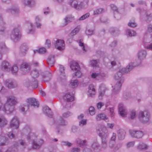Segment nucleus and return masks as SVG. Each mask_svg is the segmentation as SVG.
I'll return each mask as SVG.
<instances>
[{
    "instance_id": "43",
    "label": "nucleus",
    "mask_w": 152,
    "mask_h": 152,
    "mask_svg": "<svg viewBox=\"0 0 152 152\" xmlns=\"http://www.w3.org/2000/svg\"><path fill=\"white\" fill-rule=\"evenodd\" d=\"M34 53H43L46 52V49L44 48H41L38 50H34Z\"/></svg>"
},
{
    "instance_id": "47",
    "label": "nucleus",
    "mask_w": 152,
    "mask_h": 152,
    "mask_svg": "<svg viewBox=\"0 0 152 152\" xmlns=\"http://www.w3.org/2000/svg\"><path fill=\"white\" fill-rule=\"evenodd\" d=\"M59 70L60 72H61V77L63 76V79H64L65 78V76L64 75V66H63L60 65Z\"/></svg>"
},
{
    "instance_id": "1",
    "label": "nucleus",
    "mask_w": 152,
    "mask_h": 152,
    "mask_svg": "<svg viewBox=\"0 0 152 152\" xmlns=\"http://www.w3.org/2000/svg\"><path fill=\"white\" fill-rule=\"evenodd\" d=\"M18 103L16 97L13 95L8 96L7 97L6 104L2 108V110L7 114H10L15 110L14 106Z\"/></svg>"
},
{
    "instance_id": "8",
    "label": "nucleus",
    "mask_w": 152,
    "mask_h": 152,
    "mask_svg": "<svg viewBox=\"0 0 152 152\" xmlns=\"http://www.w3.org/2000/svg\"><path fill=\"white\" fill-rule=\"evenodd\" d=\"M26 102L28 104L27 108H29L30 106H33L34 107L38 108L39 107V104L36 99L34 98H30L27 99Z\"/></svg>"
},
{
    "instance_id": "33",
    "label": "nucleus",
    "mask_w": 152,
    "mask_h": 152,
    "mask_svg": "<svg viewBox=\"0 0 152 152\" xmlns=\"http://www.w3.org/2000/svg\"><path fill=\"white\" fill-rule=\"evenodd\" d=\"M78 44L81 47L84 52H86L87 51V46L84 45L82 40L80 39L79 40Z\"/></svg>"
},
{
    "instance_id": "49",
    "label": "nucleus",
    "mask_w": 152,
    "mask_h": 152,
    "mask_svg": "<svg viewBox=\"0 0 152 152\" xmlns=\"http://www.w3.org/2000/svg\"><path fill=\"white\" fill-rule=\"evenodd\" d=\"M87 124L86 119H82L79 122V125L80 127H83L84 125H86Z\"/></svg>"
},
{
    "instance_id": "50",
    "label": "nucleus",
    "mask_w": 152,
    "mask_h": 152,
    "mask_svg": "<svg viewBox=\"0 0 152 152\" xmlns=\"http://www.w3.org/2000/svg\"><path fill=\"white\" fill-rule=\"evenodd\" d=\"M89 113L91 115H94L95 113V109L94 107H91L89 109Z\"/></svg>"
},
{
    "instance_id": "7",
    "label": "nucleus",
    "mask_w": 152,
    "mask_h": 152,
    "mask_svg": "<svg viewBox=\"0 0 152 152\" xmlns=\"http://www.w3.org/2000/svg\"><path fill=\"white\" fill-rule=\"evenodd\" d=\"M131 136L133 137L140 139L142 138L144 135L142 131L135 130H131L129 131Z\"/></svg>"
},
{
    "instance_id": "24",
    "label": "nucleus",
    "mask_w": 152,
    "mask_h": 152,
    "mask_svg": "<svg viewBox=\"0 0 152 152\" xmlns=\"http://www.w3.org/2000/svg\"><path fill=\"white\" fill-rule=\"evenodd\" d=\"M96 94L94 86L92 85H90L89 86L88 95V96H93Z\"/></svg>"
},
{
    "instance_id": "23",
    "label": "nucleus",
    "mask_w": 152,
    "mask_h": 152,
    "mask_svg": "<svg viewBox=\"0 0 152 152\" xmlns=\"http://www.w3.org/2000/svg\"><path fill=\"white\" fill-rule=\"evenodd\" d=\"M70 68L74 71H76L80 67L78 64L75 61H72L70 62Z\"/></svg>"
},
{
    "instance_id": "14",
    "label": "nucleus",
    "mask_w": 152,
    "mask_h": 152,
    "mask_svg": "<svg viewBox=\"0 0 152 152\" xmlns=\"http://www.w3.org/2000/svg\"><path fill=\"white\" fill-rule=\"evenodd\" d=\"M106 88L105 85L103 84H101L99 89V97L100 99H102V97L104 95Z\"/></svg>"
},
{
    "instance_id": "54",
    "label": "nucleus",
    "mask_w": 152,
    "mask_h": 152,
    "mask_svg": "<svg viewBox=\"0 0 152 152\" xmlns=\"http://www.w3.org/2000/svg\"><path fill=\"white\" fill-rule=\"evenodd\" d=\"M72 115V114L69 111H68L65 113H64L63 114V117L65 118H66L68 117L71 116Z\"/></svg>"
},
{
    "instance_id": "25",
    "label": "nucleus",
    "mask_w": 152,
    "mask_h": 152,
    "mask_svg": "<svg viewBox=\"0 0 152 152\" xmlns=\"http://www.w3.org/2000/svg\"><path fill=\"white\" fill-rule=\"evenodd\" d=\"M28 26H30V27L27 30V33L28 34H33L35 31V29L33 25L31 23L28 24Z\"/></svg>"
},
{
    "instance_id": "27",
    "label": "nucleus",
    "mask_w": 152,
    "mask_h": 152,
    "mask_svg": "<svg viewBox=\"0 0 152 152\" xmlns=\"http://www.w3.org/2000/svg\"><path fill=\"white\" fill-rule=\"evenodd\" d=\"M48 64L51 66H53L55 64V59L54 55H50L49 56L47 60Z\"/></svg>"
},
{
    "instance_id": "5",
    "label": "nucleus",
    "mask_w": 152,
    "mask_h": 152,
    "mask_svg": "<svg viewBox=\"0 0 152 152\" xmlns=\"http://www.w3.org/2000/svg\"><path fill=\"white\" fill-rule=\"evenodd\" d=\"M21 37V34L20 29L18 28H14L10 35V38L15 42L20 40Z\"/></svg>"
},
{
    "instance_id": "41",
    "label": "nucleus",
    "mask_w": 152,
    "mask_h": 152,
    "mask_svg": "<svg viewBox=\"0 0 152 152\" xmlns=\"http://www.w3.org/2000/svg\"><path fill=\"white\" fill-rule=\"evenodd\" d=\"M11 71L13 74L16 75L18 71V68L16 65H14L11 68Z\"/></svg>"
},
{
    "instance_id": "48",
    "label": "nucleus",
    "mask_w": 152,
    "mask_h": 152,
    "mask_svg": "<svg viewBox=\"0 0 152 152\" xmlns=\"http://www.w3.org/2000/svg\"><path fill=\"white\" fill-rule=\"evenodd\" d=\"M6 138L2 136H0V145L2 146L5 144Z\"/></svg>"
},
{
    "instance_id": "46",
    "label": "nucleus",
    "mask_w": 152,
    "mask_h": 152,
    "mask_svg": "<svg viewBox=\"0 0 152 152\" xmlns=\"http://www.w3.org/2000/svg\"><path fill=\"white\" fill-rule=\"evenodd\" d=\"M138 148L140 150L146 149L148 148V146L144 143L139 144L138 146Z\"/></svg>"
},
{
    "instance_id": "9",
    "label": "nucleus",
    "mask_w": 152,
    "mask_h": 152,
    "mask_svg": "<svg viewBox=\"0 0 152 152\" xmlns=\"http://www.w3.org/2000/svg\"><path fill=\"white\" fill-rule=\"evenodd\" d=\"M105 76V74L102 72H93L91 75V77L92 78L98 80L102 79Z\"/></svg>"
},
{
    "instance_id": "42",
    "label": "nucleus",
    "mask_w": 152,
    "mask_h": 152,
    "mask_svg": "<svg viewBox=\"0 0 152 152\" xmlns=\"http://www.w3.org/2000/svg\"><path fill=\"white\" fill-rule=\"evenodd\" d=\"M104 12L102 8H99L95 10L93 13V15H96L102 13Z\"/></svg>"
},
{
    "instance_id": "16",
    "label": "nucleus",
    "mask_w": 152,
    "mask_h": 152,
    "mask_svg": "<svg viewBox=\"0 0 152 152\" xmlns=\"http://www.w3.org/2000/svg\"><path fill=\"white\" fill-rule=\"evenodd\" d=\"M64 100L67 102L72 101L74 100L73 94L71 92L66 93L63 97Z\"/></svg>"
},
{
    "instance_id": "38",
    "label": "nucleus",
    "mask_w": 152,
    "mask_h": 152,
    "mask_svg": "<svg viewBox=\"0 0 152 152\" xmlns=\"http://www.w3.org/2000/svg\"><path fill=\"white\" fill-rule=\"evenodd\" d=\"M7 11L8 12H11L13 14H17L19 12V10L18 8L14 7L12 9H7Z\"/></svg>"
},
{
    "instance_id": "12",
    "label": "nucleus",
    "mask_w": 152,
    "mask_h": 152,
    "mask_svg": "<svg viewBox=\"0 0 152 152\" xmlns=\"http://www.w3.org/2000/svg\"><path fill=\"white\" fill-rule=\"evenodd\" d=\"M118 112L120 115L122 117H124L127 114V111L125 108L122 103L119 104L118 106Z\"/></svg>"
},
{
    "instance_id": "35",
    "label": "nucleus",
    "mask_w": 152,
    "mask_h": 152,
    "mask_svg": "<svg viewBox=\"0 0 152 152\" xmlns=\"http://www.w3.org/2000/svg\"><path fill=\"white\" fill-rule=\"evenodd\" d=\"M80 28L79 26H77L71 32L70 34L72 36H73L77 34L80 31Z\"/></svg>"
},
{
    "instance_id": "11",
    "label": "nucleus",
    "mask_w": 152,
    "mask_h": 152,
    "mask_svg": "<svg viewBox=\"0 0 152 152\" xmlns=\"http://www.w3.org/2000/svg\"><path fill=\"white\" fill-rule=\"evenodd\" d=\"M5 84L9 88H13L17 86L16 82L12 79H8L4 82Z\"/></svg>"
},
{
    "instance_id": "6",
    "label": "nucleus",
    "mask_w": 152,
    "mask_h": 152,
    "mask_svg": "<svg viewBox=\"0 0 152 152\" xmlns=\"http://www.w3.org/2000/svg\"><path fill=\"white\" fill-rule=\"evenodd\" d=\"M31 74L32 78L31 81L30 82L29 85L34 88H36L38 87V83L35 78L39 76V72L36 69H34L31 72Z\"/></svg>"
},
{
    "instance_id": "53",
    "label": "nucleus",
    "mask_w": 152,
    "mask_h": 152,
    "mask_svg": "<svg viewBox=\"0 0 152 152\" xmlns=\"http://www.w3.org/2000/svg\"><path fill=\"white\" fill-rule=\"evenodd\" d=\"M59 125L62 126H64L66 124V123L65 121L61 118H60V119L58 121Z\"/></svg>"
},
{
    "instance_id": "34",
    "label": "nucleus",
    "mask_w": 152,
    "mask_h": 152,
    "mask_svg": "<svg viewBox=\"0 0 152 152\" xmlns=\"http://www.w3.org/2000/svg\"><path fill=\"white\" fill-rule=\"evenodd\" d=\"M7 123L6 119L4 116L0 117V126H4L6 125Z\"/></svg>"
},
{
    "instance_id": "58",
    "label": "nucleus",
    "mask_w": 152,
    "mask_h": 152,
    "mask_svg": "<svg viewBox=\"0 0 152 152\" xmlns=\"http://www.w3.org/2000/svg\"><path fill=\"white\" fill-rule=\"evenodd\" d=\"M90 16V14L89 13H87L81 16L79 19H86L88 18Z\"/></svg>"
},
{
    "instance_id": "61",
    "label": "nucleus",
    "mask_w": 152,
    "mask_h": 152,
    "mask_svg": "<svg viewBox=\"0 0 152 152\" xmlns=\"http://www.w3.org/2000/svg\"><path fill=\"white\" fill-rule=\"evenodd\" d=\"M128 26L131 27H135L137 26V24L134 22H130L128 23Z\"/></svg>"
},
{
    "instance_id": "17",
    "label": "nucleus",
    "mask_w": 152,
    "mask_h": 152,
    "mask_svg": "<svg viewBox=\"0 0 152 152\" xmlns=\"http://www.w3.org/2000/svg\"><path fill=\"white\" fill-rule=\"evenodd\" d=\"M91 147L95 152H99L100 151V145L97 140L94 141L92 143Z\"/></svg>"
},
{
    "instance_id": "59",
    "label": "nucleus",
    "mask_w": 152,
    "mask_h": 152,
    "mask_svg": "<svg viewBox=\"0 0 152 152\" xmlns=\"http://www.w3.org/2000/svg\"><path fill=\"white\" fill-rule=\"evenodd\" d=\"M61 144L62 145H65L67 146L68 147H70L72 146V144L67 141H63L61 142Z\"/></svg>"
},
{
    "instance_id": "64",
    "label": "nucleus",
    "mask_w": 152,
    "mask_h": 152,
    "mask_svg": "<svg viewBox=\"0 0 152 152\" xmlns=\"http://www.w3.org/2000/svg\"><path fill=\"white\" fill-rule=\"evenodd\" d=\"M135 142L134 141H132L128 142L126 145L127 147L128 148H129L131 147H132L134 146Z\"/></svg>"
},
{
    "instance_id": "32",
    "label": "nucleus",
    "mask_w": 152,
    "mask_h": 152,
    "mask_svg": "<svg viewBox=\"0 0 152 152\" xmlns=\"http://www.w3.org/2000/svg\"><path fill=\"white\" fill-rule=\"evenodd\" d=\"M25 4L30 7H32L35 5L36 2L34 0H25Z\"/></svg>"
},
{
    "instance_id": "15",
    "label": "nucleus",
    "mask_w": 152,
    "mask_h": 152,
    "mask_svg": "<svg viewBox=\"0 0 152 152\" xmlns=\"http://www.w3.org/2000/svg\"><path fill=\"white\" fill-rule=\"evenodd\" d=\"M99 135L101 139H106L108 136V131L105 127H103L101 130L100 131Z\"/></svg>"
},
{
    "instance_id": "56",
    "label": "nucleus",
    "mask_w": 152,
    "mask_h": 152,
    "mask_svg": "<svg viewBox=\"0 0 152 152\" xmlns=\"http://www.w3.org/2000/svg\"><path fill=\"white\" fill-rule=\"evenodd\" d=\"M77 143L80 145H86V140H81L79 139L77 141Z\"/></svg>"
},
{
    "instance_id": "60",
    "label": "nucleus",
    "mask_w": 152,
    "mask_h": 152,
    "mask_svg": "<svg viewBox=\"0 0 152 152\" xmlns=\"http://www.w3.org/2000/svg\"><path fill=\"white\" fill-rule=\"evenodd\" d=\"M61 144L62 145H65L67 146L68 147H70L72 146V144L67 141H63L61 142Z\"/></svg>"
},
{
    "instance_id": "3",
    "label": "nucleus",
    "mask_w": 152,
    "mask_h": 152,
    "mask_svg": "<svg viewBox=\"0 0 152 152\" xmlns=\"http://www.w3.org/2000/svg\"><path fill=\"white\" fill-rule=\"evenodd\" d=\"M136 65L134 63H130L126 68H123L119 70V71L115 75L114 77L117 82L123 83L124 79L122 77V75L125 73H127L131 70Z\"/></svg>"
},
{
    "instance_id": "30",
    "label": "nucleus",
    "mask_w": 152,
    "mask_h": 152,
    "mask_svg": "<svg viewBox=\"0 0 152 152\" xmlns=\"http://www.w3.org/2000/svg\"><path fill=\"white\" fill-rule=\"evenodd\" d=\"M96 119L97 121H100L102 120H104L107 121L108 119L107 117L105 114L102 113L96 116Z\"/></svg>"
},
{
    "instance_id": "4",
    "label": "nucleus",
    "mask_w": 152,
    "mask_h": 152,
    "mask_svg": "<svg viewBox=\"0 0 152 152\" xmlns=\"http://www.w3.org/2000/svg\"><path fill=\"white\" fill-rule=\"evenodd\" d=\"M138 118L141 122L144 124H149L150 123V115L147 111H140L138 114Z\"/></svg>"
},
{
    "instance_id": "18",
    "label": "nucleus",
    "mask_w": 152,
    "mask_h": 152,
    "mask_svg": "<svg viewBox=\"0 0 152 152\" xmlns=\"http://www.w3.org/2000/svg\"><path fill=\"white\" fill-rule=\"evenodd\" d=\"M147 54V53L146 50H140L138 53V58L140 60L142 61L145 58Z\"/></svg>"
},
{
    "instance_id": "29",
    "label": "nucleus",
    "mask_w": 152,
    "mask_h": 152,
    "mask_svg": "<svg viewBox=\"0 0 152 152\" xmlns=\"http://www.w3.org/2000/svg\"><path fill=\"white\" fill-rule=\"evenodd\" d=\"M20 69L21 70L27 72L30 69V65L27 63H24L22 64L20 66Z\"/></svg>"
},
{
    "instance_id": "28",
    "label": "nucleus",
    "mask_w": 152,
    "mask_h": 152,
    "mask_svg": "<svg viewBox=\"0 0 152 152\" xmlns=\"http://www.w3.org/2000/svg\"><path fill=\"white\" fill-rule=\"evenodd\" d=\"M118 137L120 140H122L124 139L125 134V132L123 129H119L117 132Z\"/></svg>"
},
{
    "instance_id": "21",
    "label": "nucleus",
    "mask_w": 152,
    "mask_h": 152,
    "mask_svg": "<svg viewBox=\"0 0 152 152\" xmlns=\"http://www.w3.org/2000/svg\"><path fill=\"white\" fill-rule=\"evenodd\" d=\"M11 66L10 64L6 61L2 62L1 65V69L5 71L8 72L10 70Z\"/></svg>"
},
{
    "instance_id": "57",
    "label": "nucleus",
    "mask_w": 152,
    "mask_h": 152,
    "mask_svg": "<svg viewBox=\"0 0 152 152\" xmlns=\"http://www.w3.org/2000/svg\"><path fill=\"white\" fill-rule=\"evenodd\" d=\"M86 34L88 35H91L94 33V31L92 29H88L86 30Z\"/></svg>"
},
{
    "instance_id": "2",
    "label": "nucleus",
    "mask_w": 152,
    "mask_h": 152,
    "mask_svg": "<svg viewBox=\"0 0 152 152\" xmlns=\"http://www.w3.org/2000/svg\"><path fill=\"white\" fill-rule=\"evenodd\" d=\"M31 131L30 128L28 126L26 127L23 129V132L27 135L28 139L32 140L33 148L34 149H39L44 143V141L40 139L37 142H35L34 140L37 137L34 133H31Z\"/></svg>"
},
{
    "instance_id": "45",
    "label": "nucleus",
    "mask_w": 152,
    "mask_h": 152,
    "mask_svg": "<svg viewBox=\"0 0 152 152\" xmlns=\"http://www.w3.org/2000/svg\"><path fill=\"white\" fill-rule=\"evenodd\" d=\"M1 50L3 52H7L9 50L6 47L5 44L3 43L0 45Z\"/></svg>"
},
{
    "instance_id": "10",
    "label": "nucleus",
    "mask_w": 152,
    "mask_h": 152,
    "mask_svg": "<svg viewBox=\"0 0 152 152\" xmlns=\"http://www.w3.org/2000/svg\"><path fill=\"white\" fill-rule=\"evenodd\" d=\"M19 120L17 117L15 116L11 121L10 126L13 129H17L19 127Z\"/></svg>"
},
{
    "instance_id": "63",
    "label": "nucleus",
    "mask_w": 152,
    "mask_h": 152,
    "mask_svg": "<svg viewBox=\"0 0 152 152\" xmlns=\"http://www.w3.org/2000/svg\"><path fill=\"white\" fill-rule=\"evenodd\" d=\"M110 115L111 117H113L115 115L114 112V108L113 107H110L109 109Z\"/></svg>"
},
{
    "instance_id": "37",
    "label": "nucleus",
    "mask_w": 152,
    "mask_h": 152,
    "mask_svg": "<svg viewBox=\"0 0 152 152\" xmlns=\"http://www.w3.org/2000/svg\"><path fill=\"white\" fill-rule=\"evenodd\" d=\"M126 34L129 37L134 36L136 34V32L133 30L128 29L126 31Z\"/></svg>"
},
{
    "instance_id": "39",
    "label": "nucleus",
    "mask_w": 152,
    "mask_h": 152,
    "mask_svg": "<svg viewBox=\"0 0 152 152\" xmlns=\"http://www.w3.org/2000/svg\"><path fill=\"white\" fill-rule=\"evenodd\" d=\"M116 137V134L115 133H113L112 135L110 141L109 142L110 145L111 147H112L113 146V144L112 145H110L112 141L113 142H115Z\"/></svg>"
},
{
    "instance_id": "44",
    "label": "nucleus",
    "mask_w": 152,
    "mask_h": 152,
    "mask_svg": "<svg viewBox=\"0 0 152 152\" xmlns=\"http://www.w3.org/2000/svg\"><path fill=\"white\" fill-rule=\"evenodd\" d=\"M80 68L79 69H77L76 71H75V73L74 75H73V77L76 76L78 77H80L82 75V73L80 71Z\"/></svg>"
},
{
    "instance_id": "51",
    "label": "nucleus",
    "mask_w": 152,
    "mask_h": 152,
    "mask_svg": "<svg viewBox=\"0 0 152 152\" xmlns=\"http://www.w3.org/2000/svg\"><path fill=\"white\" fill-rule=\"evenodd\" d=\"M27 49V48L23 45H21L20 47L21 52L23 55H24V54L26 53V52Z\"/></svg>"
},
{
    "instance_id": "20",
    "label": "nucleus",
    "mask_w": 152,
    "mask_h": 152,
    "mask_svg": "<svg viewBox=\"0 0 152 152\" xmlns=\"http://www.w3.org/2000/svg\"><path fill=\"white\" fill-rule=\"evenodd\" d=\"M43 113L48 117L52 118L53 116L52 113L50 109L47 106H45L43 107Z\"/></svg>"
},
{
    "instance_id": "22",
    "label": "nucleus",
    "mask_w": 152,
    "mask_h": 152,
    "mask_svg": "<svg viewBox=\"0 0 152 152\" xmlns=\"http://www.w3.org/2000/svg\"><path fill=\"white\" fill-rule=\"evenodd\" d=\"M89 2V0H84L81 2L79 4V10L87 8L88 6Z\"/></svg>"
},
{
    "instance_id": "52",
    "label": "nucleus",
    "mask_w": 152,
    "mask_h": 152,
    "mask_svg": "<svg viewBox=\"0 0 152 152\" xmlns=\"http://www.w3.org/2000/svg\"><path fill=\"white\" fill-rule=\"evenodd\" d=\"M90 64L93 67H96L97 66L98 62L96 60H93L90 61Z\"/></svg>"
},
{
    "instance_id": "19",
    "label": "nucleus",
    "mask_w": 152,
    "mask_h": 152,
    "mask_svg": "<svg viewBox=\"0 0 152 152\" xmlns=\"http://www.w3.org/2000/svg\"><path fill=\"white\" fill-rule=\"evenodd\" d=\"M123 83H121L119 82H117L113 87V92L115 94L118 93L121 88L122 84Z\"/></svg>"
},
{
    "instance_id": "36",
    "label": "nucleus",
    "mask_w": 152,
    "mask_h": 152,
    "mask_svg": "<svg viewBox=\"0 0 152 152\" xmlns=\"http://www.w3.org/2000/svg\"><path fill=\"white\" fill-rule=\"evenodd\" d=\"M52 74L50 72H48L47 74L43 76V80L45 81H48L50 80L52 77Z\"/></svg>"
},
{
    "instance_id": "26",
    "label": "nucleus",
    "mask_w": 152,
    "mask_h": 152,
    "mask_svg": "<svg viewBox=\"0 0 152 152\" xmlns=\"http://www.w3.org/2000/svg\"><path fill=\"white\" fill-rule=\"evenodd\" d=\"M69 4L72 7L79 10V4L77 0H71L69 2Z\"/></svg>"
},
{
    "instance_id": "62",
    "label": "nucleus",
    "mask_w": 152,
    "mask_h": 152,
    "mask_svg": "<svg viewBox=\"0 0 152 152\" xmlns=\"http://www.w3.org/2000/svg\"><path fill=\"white\" fill-rule=\"evenodd\" d=\"M110 7L114 11L117 12H118V9L117 7L115 5L111 4L110 5Z\"/></svg>"
},
{
    "instance_id": "40",
    "label": "nucleus",
    "mask_w": 152,
    "mask_h": 152,
    "mask_svg": "<svg viewBox=\"0 0 152 152\" xmlns=\"http://www.w3.org/2000/svg\"><path fill=\"white\" fill-rule=\"evenodd\" d=\"M107 146L106 139H102V148L104 149L106 148Z\"/></svg>"
},
{
    "instance_id": "31",
    "label": "nucleus",
    "mask_w": 152,
    "mask_h": 152,
    "mask_svg": "<svg viewBox=\"0 0 152 152\" xmlns=\"http://www.w3.org/2000/svg\"><path fill=\"white\" fill-rule=\"evenodd\" d=\"M79 82L77 79L72 80L69 84L70 86L72 88H75L77 87Z\"/></svg>"
},
{
    "instance_id": "13",
    "label": "nucleus",
    "mask_w": 152,
    "mask_h": 152,
    "mask_svg": "<svg viewBox=\"0 0 152 152\" xmlns=\"http://www.w3.org/2000/svg\"><path fill=\"white\" fill-rule=\"evenodd\" d=\"M55 47L58 50H61L64 49L65 43L63 40L58 39L56 42Z\"/></svg>"
},
{
    "instance_id": "55",
    "label": "nucleus",
    "mask_w": 152,
    "mask_h": 152,
    "mask_svg": "<svg viewBox=\"0 0 152 152\" xmlns=\"http://www.w3.org/2000/svg\"><path fill=\"white\" fill-rule=\"evenodd\" d=\"M136 115V111L134 110H132L130 112V115L131 118H134Z\"/></svg>"
}]
</instances>
